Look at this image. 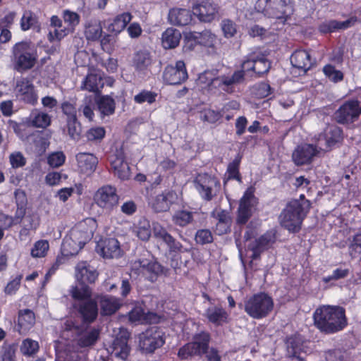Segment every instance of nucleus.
<instances>
[{
	"mask_svg": "<svg viewBox=\"0 0 361 361\" xmlns=\"http://www.w3.org/2000/svg\"><path fill=\"white\" fill-rule=\"evenodd\" d=\"M73 308L78 312L84 324H92L98 316V304L95 299H90L82 302H74Z\"/></svg>",
	"mask_w": 361,
	"mask_h": 361,
	"instance_id": "nucleus-14",
	"label": "nucleus"
},
{
	"mask_svg": "<svg viewBox=\"0 0 361 361\" xmlns=\"http://www.w3.org/2000/svg\"><path fill=\"white\" fill-rule=\"evenodd\" d=\"M130 333L126 329H121L112 343L113 353L117 357L126 360L129 355L130 348L128 344Z\"/></svg>",
	"mask_w": 361,
	"mask_h": 361,
	"instance_id": "nucleus-20",
	"label": "nucleus"
},
{
	"mask_svg": "<svg viewBox=\"0 0 361 361\" xmlns=\"http://www.w3.org/2000/svg\"><path fill=\"white\" fill-rule=\"evenodd\" d=\"M177 200L176 193L173 190H164L158 194L152 200V208L156 212H164L170 209L171 206Z\"/></svg>",
	"mask_w": 361,
	"mask_h": 361,
	"instance_id": "nucleus-22",
	"label": "nucleus"
},
{
	"mask_svg": "<svg viewBox=\"0 0 361 361\" xmlns=\"http://www.w3.org/2000/svg\"><path fill=\"white\" fill-rule=\"evenodd\" d=\"M75 276L80 284L88 285L95 283L99 273L87 261H80L75 266Z\"/></svg>",
	"mask_w": 361,
	"mask_h": 361,
	"instance_id": "nucleus-15",
	"label": "nucleus"
},
{
	"mask_svg": "<svg viewBox=\"0 0 361 361\" xmlns=\"http://www.w3.org/2000/svg\"><path fill=\"white\" fill-rule=\"evenodd\" d=\"M66 161V156L63 152H56L51 153L47 157L49 165L53 168H57L62 166Z\"/></svg>",
	"mask_w": 361,
	"mask_h": 361,
	"instance_id": "nucleus-62",
	"label": "nucleus"
},
{
	"mask_svg": "<svg viewBox=\"0 0 361 361\" xmlns=\"http://www.w3.org/2000/svg\"><path fill=\"white\" fill-rule=\"evenodd\" d=\"M11 53L13 68L18 73L31 70L37 62V49L30 42L22 41L16 43Z\"/></svg>",
	"mask_w": 361,
	"mask_h": 361,
	"instance_id": "nucleus-4",
	"label": "nucleus"
},
{
	"mask_svg": "<svg viewBox=\"0 0 361 361\" xmlns=\"http://www.w3.org/2000/svg\"><path fill=\"white\" fill-rule=\"evenodd\" d=\"M271 310V297L264 293L255 294L245 302V312L254 319L265 317Z\"/></svg>",
	"mask_w": 361,
	"mask_h": 361,
	"instance_id": "nucleus-5",
	"label": "nucleus"
},
{
	"mask_svg": "<svg viewBox=\"0 0 361 361\" xmlns=\"http://www.w3.org/2000/svg\"><path fill=\"white\" fill-rule=\"evenodd\" d=\"M9 162L13 169L22 168L25 166L27 161L20 152H14L9 155Z\"/></svg>",
	"mask_w": 361,
	"mask_h": 361,
	"instance_id": "nucleus-60",
	"label": "nucleus"
},
{
	"mask_svg": "<svg viewBox=\"0 0 361 361\" xmlns=\"http://www.w3.org/2000/svg\"><path fill=\"white\" fill-rule=\"evenodd\" d=\"M198 38L199 44L213 50L215 49L217 43V36L210 30H204L201 32H196Z\"/></svg>",
	"mask_w": 361,
	"mask_h": 361,
	"instance_id": "nucleus-45",
	"label": "nucleus"
},
{
	"mask_svg": "<svg viewBox=\"0 0 361 361\" xmlns=\"http://www.w3.org/2000/svg\"><path fill=\"white\" fill-rule=\"evenodd\" d=\"M310 206V202L306 199L290 200L286 204V207L282 210L279 216L281 226L289 232H299Z\"/></svg>",
	"mask_w": 361,
	"mask_h": 361,
	"instance_id": "nucleus-3",
	"label": "nucleus"
},
{
	"mask_svg": "<svg viewBox=\"0 0 361 361\" xmlns=\"http://www.w3.org/2000/svg\"><path fill=\"white\" fill-rule=\"evenodd\" d=\"M217 222L214 228V233L218 235H222L231 232L232 218L226 210H221L214 216Z\"/></svg>",
	"mask_w": 361,
	"mask_h": 361,
	"instance_id": "nucleus-31",
	"label": "nucleus"
},
{
	"mask_svg": "<svg viewBox=\"0 0 361 361\" xmlns=\"http://www.w3.org/2000/svg\"><path fill=\"white\" fill-rule=\"evenodd\" d=\"M314 322L315 326L326 334L339 331L347 325L345 310L337 306H324L317 309Z\"/></svg>",
	"mask_w": 361,
	"mask_h": 361,
	"instance_id": "nucleus-2",
	"label": "nucleus"
},
{
	"mask_svg": "<svg viewBox=\"0 0 361 361\" xmlns=\"http://www.w3.org/2000/svg\"><path fill=\"white\" fill-rule=\"evenodd\" d=\"M137 236L143 241H147L151 236L150 225L148 221L140 222L136 230Z\"/></svg>",
	"mask_w": 361,
	"mask_h": 361,
	"instance_id": "nucleus-61",
	"label": "nucleus"
},
{
	"mask_svg": "<svg viewBox=\"0 0 361 361\" xmlns=\"http://www.w3.org/2000/svg\"><path fill=\"white\" fill-rule=\"evenodd\" d=\"M195 188L201 197L207 201H211L220 191L219 180L207 173L199 175L195 180Z\"/></svg>",
	"mask_w": 361,
	"mask_h": 361,
	"instance_id": "nucleus-8",
	"label": "nucleus"
},
{
	"mask_svg": "<svg viewBox=\"0 0 361 361\" xmlns=\"http://www.w3.org/2000/svg\"><path fill=\"white\" fill-rule=\"evenodd\" d=\"M255 191V189L254 187H248L240 199L235 220L238 225H245L251 218L252 215V207L256 201Z\"/></svg>",
	"mask_w": 361,
	"mask_h": 361,
	"instance_id": "nucleus-9",
	"label": "nucleus"
},
{
	"mask_svg": "<svg viewBox=\"0 0 361 361\" xmlns=\"http://www.w3.org/2000/svg\"><path fill=\"white\" fill-rule=\"evenodd\" d=\"M39 350V345L37 341L31 338H25L20 345V352L27 357H33Z\"/></svg>",
	"mask_w": 361,
	"mask_h": 361,
	"instance_id": "nucleus-47",
	"label": "nucleus"
},
{
	"mask_svg": "<svg viewBox=\"0 0 361 361\" xmlns=\"http://www.w3.org/2000/svg\"><path fill=\"white\" fill-rule=\"evenodd\" d=\"M96 249L104 258H114L120 256V243L114 238H105L97 243Z\"/></svg>",
	"mask_w": 361,
	"mask_h": 361,
	"instance_id": "nucleus-23",
	"label": "nucleus"
},
{
	"mask_svg": "<svg viewBox=\"0 0 361 361\" xmlns=\"http://www.w3.org/2000/svg\"><path fill=\"white\" fill-rule=\"evenodd\" d=\"M256 57L255 53L246 56L241 63V69L235 71L232 75H219L217 69L205 70L198 75L196 84L204 94H233L235 86L244 81L245 74L254 76Z\"/></svg>",
	"mask_w": 361,
	"mask_h": 361,
	"instance_id": "nucleus-1",
	"label": "nucleus"
},
{
	"mask_svg": "<svg viewBox=\"0 0 361 361\" xmlns=\"http://www.w3.org/2000/svg\"><path fill=\"white\" fill-rule=\"evenodd\" d=\"M180 38L181 35L179 30L169 27L162 34V46L166 49L176 48L179 44Z\"/></svg>",
	"mask_w": 361,
	"mask_h": 361,
	"instance_id": "nucleus-37",
	"label": "nucleus"
},
{
	"mask_svg": "<svg viewBox=\"0 0 361 361\" xmlns=\"http://www.w3.org/2000/svg\"><path fill=\"white\" fill-rule=\"evenodd\" d=\"M220 25L224 36L226 38L233 37L237 33V25L233 20L231 19H223L220 23Z\"/></svg>",
	"mask_w": 361,
	"mask_h": 361,
	"instance_id": "nucleus-55",
	"label": "nucleus"
},
{
	"mask_svg": "<svg viewBox=\"0 0 361 361\" xmlns=\"http://www.w3.org/2000/svg\"><path fill=\"white\" fill-rule=\"evenodd\" d=\"M323 71L326 77L331 81L336 82L341 81L343 78V74L341 71L336 70L331 65H326L324 67Z\"/></svg>",
	"mask_w": 361,
	"mask_h": 361,
	"instance_id": "nucleus-63",
	"label": "nucleus"
},
{
	"mask_svg": "<svg viewBox=\"0 0 361 361\" xmlns=\"http://www.w3.org/2000/svg\"><path fill=\"white\" fill-rule=\"evenodd\" d=\"M193 11L186 8H173L170 9L168 18L171 24L185 26L191 23Z\"/></svg>",
	"mask_w": 361,
	"mask_h": 361,
	"instance_id": "nucleus-26",
	"label": "nucleus"
},
{
	"mask_svg": "<svg viewBox=\"0 0 361 361\" xmlns=\"http://www.w3.org/2000/svg\"><path fill=\"white\" fill-rule=\"evenodd\" d=\"M105 135L104 128L100 126L91 128L85 133V137L89 142H100Z\"/></svg>",
	"mask_w": 361,
	"mask_h": 361,
	"instance_id": "nucleus-57",
	"label": "nucleus"
},
{
	"mask_svg": "<svg viewBox=\"0 0 361 361\" xmlns=\"http://www.w3.org/2000/svg\"><path fill=\"white\" fill-rule=\"evenodd\" d=\"M193 220V213L186 210H178L172 216L173 223L180 227H185Z\"/></svg>",
	"mask_w": 361,
	"mask_h": 361,
	"instance_id": "nucleus-46",
	"label": "nucleus"
},
{
	"mask_svg": "<svg viewBox=\"0 0 361 361\" xmlns=\"http://www.w3.org/2000/svg\"><path fill=\"white\" fill-rule=\"evenodd\" d=\"M97 107L101 114V116L104 118V116H108L114 114L116 102L110 96H102L97 101Z\"/></svg>",
	"mask_w": 361,
	"mask_h": 361,
	"instance_id": "nucleus-42",
	"label": "nucleus"
},
{
	"mask_svg": "<svg viewBox=\"0 0 361 361\" xmlns=\"http://www.w3.org/2000/svg\"><path fill=\"white\" fill-rule=\"evenodd\" d=\"M67 132L70 137L78 140L81 135V124L77 117L66 118Z\"/></svg>",
	"mask_w": 361,
	"mask_h": 361,
	"instance_id": "nucleus-50",
	"label": "nucleus"
},
{
	"mask_svg": "<svg viewBox=\"0 0 361 361\" xmlns=\"http://www.w3.org/2000/svg\"><path fill=\"white\" fill-rule=\"evenodd\" d=\"M195 240L197 244L205 245L212 243L214 238L210 230L199 229L196 232Z\"/></svg>",
	"mask_w": 361,
	"mask_h": 361,
	"instance_id": "nucleus-59",
	"label": "nucleus"
},
{
	"mask_svg": "<svg viewBox=\"0 0 361 361\" xmlns=\"http://www.w3.org/2000/svg\"><path fill=\"white\" fill-rule=\"evenodd\" d=\"M49 250V244L47 240L36 241L31 249L30 255L34 258L44 257Z\"/></svg>",
	"mask_w": 361,
	"mask_h": 361,
	"instance_id": "nucleus-53",
	"label": "nucleus"
},
{
	"mask_svg": "<svg viewBox=\"0 0 361 361\" xmlns=\"http://www.w3.org/2000/svg\"><path fill=\"white\" fill-rule=\"evenodd\" d=\"M23 279L22 274L17 275L13 280L10 281L4 288V293L6 295H13L19 289Z\"/></svg>",
	"mask_w": 361,
	"mask_h": 361,
	"instance_id": "nucleus-64",
	"label": "nucleus"
},
{
	"mask_svg": "<svg viewBox=\"0 0 361 361\" xmlns=\"http://www.w3.org/2000/svg\"><path fill=\"white\" fill-rule=\"evenodd\" d=\"M270 68L271 62L269 61L264 56L259 57L257 56L253 77H261L268 73Z\"/></svg>",
	"mask_w": 361,
	"mask_h": 361,
	"instance_id": "nucleus-54",
	"label": "nucleus"
},
{
	"mask_svg": "<svg viewBox=\"0 0 361 361\" xmlns=\"http://www.w3.org/2000/svg\"><path fill=\"white\" fill-rule=\"evenodd\" d=\"M78 170L86 176L92 175L98 165V158L92 153L79 152L75 156Z\"/></svg>",
	"mask_w": 361,
	"mask_h": 361,
	"instance_id": "nucleus-19",
	"label": "nucleus"
},
{
	"mask_svg": "<svg viewBox=\"0 0 361 361\" xmlns=\"http://www.w3.org/2000/svg\"><path fill=\"white\" fill-rule=\"evenodd\" d=\"M241 159L242 157L240 154H238L234 159L228 164L225 177L224 178V185L231 180H235L239 183H243V178L240 173Z\"/></svg>",
	"mask_w": 361,
	"mask_h": 361,
	"instance_id": "nucleus-35",
	"label": "nucleus"
},
{
	"mask_svg": "<svg viewBox=\"0 0 361 361\" xmlns=\"http://www.w3.org/2000/svg\"><path fill=\"white\" fill-rule=\"evenodd\" d=\"M361 114V106L357 100L345 102L334 113V118L341 124L352 123L357 120Z\"/></svg>",
	"mask_w": 361,
	"mask_h": 361,
	"instance_id": "nucleus-11",
	"label": "nucleus"
},
{
	"mask_svg": "<svg viewBox=\"0 0 361 361\" xmlns=\"http://www.w3.org/2000/svg\"><path fill=\"white\" fill-rule=\"evenodd\" d=\"M82 247L80 242L77 243L71 237H66L63 240L61 252L66 257H71L76 255Z\"/></svg>",
	"mask_w": 361,
	"mask_h": 361,
	"instance_id": "nucleus-43",
	"label": "nucleus"
},
{
	"mask_svg": "<svg viewBox=\"0 0 361 361\" xmlns=\"http://www.w3.org/2000/svg\"><path fill=\"white\" fill-rule=\"evenodd\" d=\"M157 318L156 313L145 311L141 306H135L128 312V319L130 322L140 324H147L154 322Z\"/></svg>",
	"mask_w": 361,
	"mask_h": 361,
	"instance_id": "nucleus-27",
	"label": "nucleus"
},
{
	"mask_svg": "<svg viewBox=\"0 0 361 361\" xmlns=\"http://www.w3.org/2000/svg\"><path fill=\"white\" fill-rule=\"evenodd\" d=\"M157 94L147 90H142L138 94L135 95L134 102L137 104H143L147 102L151 104L156 101Z\"/></svg>",
	"mask_w": 361,
	"mask_h": 361,
	"instance_id": "nucleus-56",
	"label": "nucleus"
},
{
	"mask_svg": "<svg viewBox=\"0 0 361 361\" xmlns=\"http://www.w3.org/2000/svg\"><path fill=\"white\" fill-rule=\"evenodd\" d=\"M133 15L130 12H123L114 17L112 22L109 24L107 30L115 35L121 32L131 21Z\"/></svg>",
	"mask_w": 361,
	"mask_h": 361,
	"instance_id": "nucleus-34",
	"label": "nucleus"
},
{
	"mask_svg": "<svg viewBox=\"0 0 361 361\" xmlns=\"http://www.w3.org/2000/svg\"><path fill=\"white\" fill-rule=\"evenodd\" d=\"M177 356L180 360H189L195 356L202 355L195 347V344L188 342L178 349Z\"/></svg>",
	"mask_w": 361,
	"mask_h": 361,
	"instance_id": "nucleus-49",
	"label": "nucleus"
},
{
	"mask_svg": "<svg viewBox=\"0 0 361 361\" xmlns=\"http://www.w3.org/2000/svg\"><path fill=\"white\" fill-rule=\"evenodd\" d=\"M15 90L17 97L25 104L35 105L37 103V93L32 80L28 77L18 79Z\"/></svg>",
	"mask_w": 361,
	"mask_h": 361,
	"instance_id": "nucleus-12",
	"label": "nucleus"
},
{
	"mask_svg": "<svg viewBox=\"0 0 361 361\" xmlns=\"http://www.w3.org/2000/svg\"><path fill=\"white\" fill-rule=\"evenodd\" d=\"M95 299L100 307V314L102 316H111L121 307L122 303L118 298L111 295L97 293Z\"/></svg>",
	"mask_w": 361,
	"mask_h": 361,
	"instance_id": "nucleus-17",
	"label": "nucleus"
},
{
	"mask_svg": "<svg viewBox=\"0 0 361 361\" xmlns=\"http://www.w3.org/2000/svg\"><path fill=\"white\" fill-rule=\"evenodd\" d=\"M104 80L100 73L93 71L88 73L81 84V89L99 94L104 87Z\"/></svg>",
	"mask_w": 361,
	"mask_h": 361,
	"instance_id": "nucleus-28",
	"label": "nucleus"
},
{
	"mask_svg": "<svg viewBox=\"0 0 361 361\" xmlns=\"http://www.w3.org/2000/svg\"><path fill=\"white\" fill-rule=\"evenodd\" d=\"M93 199L99 208L108 212H112L119 202L116 188L111 185H104L99 188Z\"/></svg>",
	"mask_w": 361,
	"mask_h": 361,
	"instance_id": "nucleus-7",
	"label": "nucleus"
},
{
	"mask_svg": "<svg viewBox=\"0 0 361 361\" xmlns=\"http://www.w3.org/2000/svg\"><path fill=\"white\" fill-rule=\"evenodd\" d=\"M137 263L142 272L149 274V280L152 282L156 281L157 276L163 272V267L156 261L144 259H139Z\"/></svg>",
	"mask_w": 361,
	"mask_h": 361,
	"instance_id": "nucleus-33",
	"label": "nucleus"
},
{
	"mask_svg": "<svg viewBox=\"0 0 361 361\" xmlns=\"http://www.w3.org/2000/svg\"><path fill=\"white\" fill-rule=\"evenodd\" d=\"M205 317L215 326H222L230 322L228 312L221 305L209 307L206 310Z\"/></svg>",
	"mask_w": 361,
	"mask_h": 361,
	"instance_id": "nucleus-25",
	"label": "nucleus"
},
{
	"mask_svg": "<svg viewBox=\"0 0 361 361\" xmlns=\"http://www.w3.org/2000/svg\"><path fill=\"white\" fill-rule=\"evenodd\" d=\"M210 340V334L207 331H202L194 335L192 343L195 344V347L197 351L202 355L209 350Z\"/></svg>",
	"mask_w": 361,
	"mask_h": 361,
	"instance_id": "nucleus-39",
	"label": "nucleus"
},
{
	"mask_svg": "<svg viewBox=\"0 0 361 361\" xmlns=\"http://www.w3.org/2000/svg\"><path fill=\"white\" fill-rule=\"evenodd\" d=\"M32 124L37 128H45L51 123V116L44 112L36 111L32 113Z\"/></svg>",
	"mask_w": 361,
	"mask_h": 361,
	"instance_id": "nucleus-51",
	"label": "nucleus"
},
{
	"mask_svg": "<svg viewBox=\"0 0 361 361\" xmlns=\"http://www.w3.org/2000/svg\"><path fill=\"white\" fill-rule=\"evenodd\" d=\"M164 243L168 247L169 255L171 256L170 265L172 268L176 269L178 267L179 255L183 252V246L171 235Z\"/></svg>",
	"mask_w": 361,
	"mask_h": 361,
	"instance_id": "nucleus-32",
	"label": "nucleus"
},
{
	"mask_svg": "<svg viewBox=\"0 0 361 361\" xmlns=\"http://www.w3.org/2000/svg\"><path fill=\"white\" fill-rule=\"evenodd\" d=\"M80 285L81 287L73 286L71 290V295L75 302H82L92 299V288L87 284Z\"/></svg>",
	"mask_w": 361,
	"mask_h": 361,
	"instance_id": "nucleus-40",
	"label": "nucleus"
},
{
	"mask_svg": "<svg viewBox=\"0 0 361 361\" xmlns=\"http://www.w3.org/2000/svg\"><path fill=\"white\" fill-rule=\"evenodd\" d=\"M287 355L291 358H300L303 352V344L299 335L288 337L286 342Z\"/></svg>",
	"mask_w": 361,
	"mask_h": 361,
	"instance_id": "nucleus-36",
	"label": "nucleus"
},
{
	"mask_svg": "<svg viewBox=\"0 0 361 361\" xmlns=\"http://www.w3.org/2000/svg\"><path fill=\"white\" fill-rule=\"evenodd\" d=\"M357 22L356 17H352L345 21L331 20L325 21L319 25V30L322 33L334 32L339 30H345L353 26Z\"/></svg>",
	"mask_w": 361,
	"mask_h": 361,
	"instance_id": "nucleus-29",
	"label": "nucleus"
},
{
	"mask_svg": "<svg viewBox=\"0 0 361 361\" xmlns=\"http://www.w3.org/2000/svg\"><path fill=\"white\" fill-rule=\"evenodd\" d=\"M318 152L316 146L305 144L298 146L293 152L292 157L295 164L303 165L310 163Z\"/></svg>",
	"mask_w": 361,
	"mask_h": 361,
	"instance_id": "nucleus-24",
	"label": "nucleus"
},
{
	"mask_svg": "<svg viewBox=\"0 0 361 361\" xmlns=\"http://www.w3.org/2000/svg\"><path fill=\"white\" fill-rule=\"evenodd\" d=\"M164 343V333L157 326L149 327L139 335V346L146 353H154Z\"/></svg>",
	"mask_w": 361,
	"mask_h": 361,
	"instance_id": "nucleus-6",
	"label": "nucleus"
},
{
	"mask_svg": "<svg viewBox=\"0 0 361 361\" xmlns=\"http://www.w3.org/2000/svg\"><path fill=\"white\" fill-rule=\"evenodd\" d=\"M20 28L23 31L31 28H39L37 16L31 11H25L20 19Z\"/></svg>",
	"mask_w": 361,
	"mask_h": 361,
	"instance_id": "nucleus-44",
	"label": "nucleus"
},
{
	"mask_svg": "<svg viewBox=\"0 0 361 361\" xmlns=\"http://www.w3.org/2000/svg\"><path fill=\"white\" fill-rule=\"evenodd\" d=\"M8 128L13 130L21 140L27 139L30 134L26 132L27 126L23 123H18L13 120H8Z\"/></svg>",
	"mask_w": 361,
	"mask_h": 361,
	"instance_id": "nucleus-58",
	"label": "nucleus"
},
{
	"mask_svg": "<svg viewBox=\"0 0 361 361\" xmlns=\"http://www.w3.org/2000/svg\"><path fill=\"white\" fill-rule=\"evenodd\" d=\"M152 63V56L147 50H139L133 55L132 65L139 74L147 75L150 72Z\"/></svg>",
	"mask_w": 361,
	"mask_h": 361,
	"instance_id": "nucleus-21",
	"label": "nucleus"
},
{
	"mask_svg": "<svg viewBox=\"0 0 361 361\" xmlns=\"http://www.w3.org/2000/svg\"><path fill=\"white\" fill-rule=\"evenodd\" d=\"M219 6L209 1H203L193 7V14L204 23H211L219 15Z\"/></svg>",
	"mask_w": 361,
	"mask_h": 361,
	"instance_id": "nucleus-16",
	"label": "nucleus"
},
{
	"mask_svg": "<svg viewBox=\"0 0 361 361\" xmlns=\"http://www.w3.org/2000/svg\"><path fill=\"white\" fill-rule=\"evenodd\" d=\"M102 34V27L100 21L96 19L89 20L85 29V35L88 40H98Z\"/></svg>",
	"mask_w": 361,
	"mask_h": 361,
	"instance_id": "nucleus-41",
	"label": "nucleus"
},
{
	"mask_svg": "<svg viewBox=\"0 0 361 361\" xmlns=\"http://www.w3.org/2000/svg\"><path fill=\"white\" fill-rule=\"evenodd\" d=\"M274 4L276 6V9H281V15L274 13V18L281 19L284 21L286 20L288 17L292 13L293 8L290 5V0H276Z\"/></svg>",
	"mask_w": 361,
	"mask_h": 361,
	"instance_id": "nucleus-48",
	"label": "nucleus"
},
{
	"mask_svg": "<svg viewBox=\"0 0 361 361\" xmlns=\"http://www.w3.org/2000/svg\"><path fill=\"white\" fill-rule=\"evenodd\" d=\"M324 134L326 145L325 150H327L328 148H331L343 140V130L335 125L328 126L324 130Z\"/></svg>",
	"mask_w": 361,
	"mask_h": 361,
	"instance_id": "nucleus-38",
	"label": "nucleus"
},
{
	"mask_svg": "<svg viewBox=\"0 0 361 361\" xmlns=\"http://www.w3.org/2000/svg\"><path fill=\"white\" fill-rule=\"evenodd\" d=\"M290 63L294 68L302 71L303 73H306L312 65L310 54L300 49L296 50L292 54Z\"/></svg>",
	"mask_w": 361,
	"mask_h": 361,
	"instance_id": "nucleus-30",
	"label": "nucleus"
},
{
	"mask_svg": "<svg viewBox=\"0 0 361 361\" xmlns=\"http://www.w3.org/2000/svg\"><path fill=\"white\" fill-rule=\"evenodd\" d=\"M111 171L114 176L121 180L130 179L131 172L123 149H116L110 157Z\"/></svg>",
	"mask_w": 361,
	"mask_h": 361,
	"instance_id": "nucleus-13",
	"label": "nucleus"
},
{
	"mask_svg": "<svg viewBox=\"0 0 361 361\" xmlns=\"http://www.w3.org/2000/svg\"><path fill=\"white\" fill-rule=\"evenodd\" d=\"M35 324V314L30 309L19 310L14 329L20 335H26Z\"/></svg>",
	"mask_w": 361,
	"mask_h": 361,
	"instance_id": "nucleus-18",
	"label": "nucleus"
},
{
	"mask_svg": "<svg viewBox=\"0 0 361 361\" xmlns=\"http://www.w3.org/2000/svg\"><path fill=\"white\" fill-rule=\"evenodd\" d=\"M99 336V331L96 329H91L89 332L82 335L78 341V345L82 348L94 345Z\"/></svg>",
	"mask_w": 361,
	"mask_h": 361,
	"instance_id": "nucleus-52",
	"label": "nucleus"
},
{
	"mask_svg": "<svg viewBox=\"0 0 361 361\" xmlns=\"http://www.w3.org/2000/svg\"><path fill=\"white\" fill-rule=\"evenodd\" d=\"M188 78V71L185 62L179 60L175 66L169 64L163 71L162 79L165 84L178 85L185 82Z\"/></svg>",
	"mask_w": 361,
	"mask_h": 361,
	"instance_id": "nucleus-10",
	"label": "nucleus"
}]
</instances>
